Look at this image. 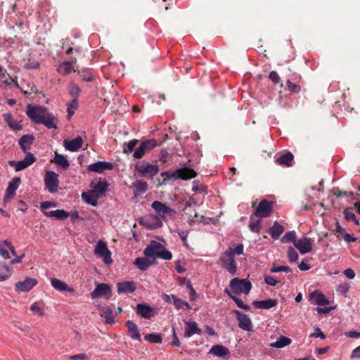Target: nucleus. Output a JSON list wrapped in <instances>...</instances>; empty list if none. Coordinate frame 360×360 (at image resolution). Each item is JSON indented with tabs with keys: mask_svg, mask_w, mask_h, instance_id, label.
<instances>
[{
	"mask_svg": "<svg viewBox=\"0 0 360 360\" xmlns=\"http://www.w3.org/2000/svg\"><path fill=\"white\" fill-rule=\"evenodd\" d=\"M151 206L155 210V212L162 218L165 217L167 215L171 216L175 213L174 210L167 207L165 204L158 200L154 201L152 203Z\"/></svg>",
	"mask_w": 360,
	"mask_h": 360,
	"instance_id": "obj_17",
	"label": "nucleus"
},
{
	"mask_svg": "<svg viewBox=\"0 0 360 360\" xmlns=\"http://www.w3.org/2000/svg\"><path fill=\"white\" fill-rule=\"evenodd\" d=\"M44 184L50 193H56L59 187L58 175L53 171H46L44 176Z\"/></svg>",
	"mask_w": 360,
	"mask_h": 360,
	"instance_id": "obj_8",
	"label": "nucleus"
},
{
	"mask_svg": "<svg viewBox=\"0 0 360 360\" xmlns=\"http://www.w3.org/2000/svg\"><path fill=\"white\" fill-rule=\"evenodd\" d=\"M264 281L267 285L271 286H276L279 283V281L271 276H265Z\"/></svg>",
	"mask_w": 360,
	"mask_h": 360,
	"instance_id": "obj_61",
	"label": "nucleus"
},
{
	"mask_svg": "<svg viewBox=\"0 0 360 360\" xmlns=\"http://www.w3.org/2000/svg\"><path fill=\"white\" fill-rule=\"evenodd\" d=\"M52 162L60 166L63 169H67L70 166L68 160L63 155L57 153H56L55 158Z\"/></svg>",
	"mask_w": 360,
	"mask_h": 360,
	"instance_id": "obj_41",
	"label": "nucleus"
},
{
	"mask_svg": "<svg viewBox=\"0 0 360 360\" xmlns=\"http://www.w3.org/2000/svg\"><path fill=\"white\" fill-rule=\"evenodd\" d=\"M270 271L271 273H277L281 271L291 272L292 271L291 269L288 266H273L271 268Z\"/></svg>",
	"mask_w": 360,
	"mask_h": 360,
	"instance_id": "obj_59",
	"label": "nucleus"
},
{
	"mask_svg": "<svg viewBox=\"0 0 360 360\" xmlns=\"http://www.w3.org/2000/svg\"><path fill=\"white\" fill-rule=\"evenodd\" d=\"M63 145L66 150L75 152L82 148L83 139L81 136H77L72 140H65Z\"/></svg>",
	"mask_w": 360,
	"mask_h": 360,
	"instance_id": "obj_21",
	"label": "nucleus"
},
{
	"mask_svg": "<svg viewBox=\"0 0 360 360\" xmlns=\"http://www.w3.org/2000/svg\"><path fill=\"white\" fill-rule=\"evenodd\" d=\"M70 94L71 96L74 97V98L77 99V98L79 96L81 89L80 88L75 84H71L70 87Z\"/></svg>",
	"mask_w": 360,
	"mask_h": 360,
	"instance_id": "obj_58",
	"label": "nucleus"
},
{
	"mask_svg": "<svg viewBox=\"0 0 360 360\" xmlns=\"http://www.w3.org/2000/svg\"><path fill=\"white\" fill-rule=\"evenodd\" d=\"M229 253L233 257L237 255H240L243 253V245L238 244L236 247H229V248L224 252Z\"/></svg>",
	"mask_w": 360,
	"mask_h": 360,
	"instance_id": "obj_48",
	"label": "nucleus"
},
{
	"mask_svg": "<svg viewBox=\"0 0 360 360\" xmlns=\"http://www.w3.org/2000/svg\"><path fill=\"white\" fill-rule=\"evenodd\" d=\"M47 112V109L41 106H33L28 104L26 107L27 115L35 124H41Z\"/></svg>",
	"mask_w": 360,
	"mask_h": 360,
	"instance_id": "obj_5",
	"label": "nucleus"
},
{
	"mask_svg": "<svg viewBox=\"0 0 360 360\" xmlns=\"http://www.w3.org/2000/svg\"><path fill=\"white\" fill-rule=\"evenodd\" d=\"M36 161V158L32 153H28L25 158L20 161L15 162L14 160H9L8 165L11 167H15V172H19L32 165Z\"/></svg>",
	"mask_w": 360,
	"mask_h": 360,
	"instance_id": "obj_10",
	"label": "nucleus"
},
{
	"mask_svg": "<svg viewBox=\"0 0 360 360\" xmlns=\"http://www.w3.org/2000/svg\"><path fill=\"white\" fill-rule=\"evenodd\" d=\"M225 292L235 302V303L239 308L245 309L246 311H249L250 309L249 305L244 304L240 299L232 295L229 290L225 289Z\"/></svg>",
	"mask_w": 360,
	"mask_h": 360,
	"instance_id": "obj_42",
	"label": "nucleus"
},
{
	"mask_svg": "<svg viewBox=\"0 0 360 360\" xmlns=\"http://www.w3.org/2000/svg\"><path fill=\"white\" fill-rule=\"evenodd\" d=\"M4 118L5 122L8 124L10 128L13 130H20L22 129L21 125L13 119L12 115L11 113H6L4 115Z\"/></svg>",
	"mask_w": 360,
	"mask_h": 360,
	"instance_id": "obj_38",
	"label": "nucleus"
},
{
	"mask_svg": "<svg viewBox=\"0 0 360 360\" xmlns=\"http://www.w3.org/2000/svg\"><path fill=\"white\" fill-rule=\"evenodd\" d=\"M111 288L108 284L98 283L96 285L94 291L91 293L92 299H97L101 297L110 296Z\"/></svg>",
	"mask_w": 360,
	"mask_h": 360,
	"instance_id": "obj_15",
	"label": "nucleus"
},
{
	"mask_svg": "<svg viewBox=\"0 0 360 360\" xmlns=\"http://www.w3.org/2000/svg\"><path fill=\"white\" fill-rule=\"evenodd\" d=\"M112 168L113 165L105 161H98L88 166V170L97 173H102L105 170H110Z\"/></svg>",
	"mask_w": 360,
	"mask_h": 360,
	"instance_id": "obj_19",
	"label": "nucleus"
},
{
	"mask_svg": "<svg viewBox=\"0 0 360 360\" xmlns=\"http://www.w3.org/2000/svg\"><path fill=\"white\" fill-rule=\"evenodd\" d=\"M229 290L232 295H240L244 293L248 295L252 288V283L248 279H240L238 278H234L231 280Z\"/></svg>",
	"mask_w": 360,
	"mask_h": 360,
	"instance_id": "obj_3",
	"label": "nucleus"
},
{
	"mask_svg": "<svg viewBox=\"0 0 360 360\" xmlns=\"http://www.w3.org/2000/svg\"><path fill=\"white\" fill-rule=\"evenodd\" d=\"M315 299L316 304L319 306H324L328 304L329 302L326 300L325 295L321 292H315L313 294Z\"/></svg>",
	"mask_w": 360,
	"mask_h": 360,
	"instance_id": "obj_49",
	"label": "nucleus"
},
{
	"mask_svg": "<svg viewBox=\"0 0 360 360\" xmlns=\"http://www.w3.org/2000/svg\"><path fill=\"white\" fill-rule=\"evenodd\" d=\"M350 286L348 283H340L336 289L338 293L341 294L342 295H346L347 292L349 291Z\"/></svg>",
	"mask_w": 360,
	"mask_h": 360,
	"instance_id": "obj_56",
	"label": "nucleus"
},
{
	"mask_svg": "<svg viewBox=\"0 0 360 360\" xmlns=\"http://www.w3.org/2000/svg\"><path fill=\"white\" fill-rule=\"evenodd\" d=\"M292 342L291 339L285 336H280L275 342L271 343L270 346L274 348H283Z\"/></svg>",
	"mask_w": 360,
	"mask_h": 360,
	"instance_id": "obj_39",
	"label": "nucleus"
},
{
	"mask_svg": "<svg viewBox=\"0 0 360 360\" xmlns=\"http://www.w3.org/2000/svg\"><path fill=\"white\" fill-rule=\"evenodd\" d=\"M136 286L132 281H124L117 283L118 293H132L135 291Z\"/></svg>",
	"mask_w": 360,
	"mask_h": 360,
	"instance_id": "obj_30",
	"label": "nucleus"
},
{
	"mask_svg": "<svg viewBox=\"0 0 360 360\" xmlns=\"http://www.w3.org/2000/svg\"><path fill=\"white\" fill-rule=\"evenodd\" d=\"M128 335L132 340L141 341V333H139L137 325L133 321H127L126 322Z\"/></svg>",
	"mask_w": 360,
	"mask_h": 360,
	"instance_id": "obj_23",
	"label": "nucleus"
},
{
	"mask_svg": "<svg viewBox=\"0 0 360 360\" xmlns=\"http://www.w3.org/2000/svg\"><path fill=\"white\" fill-rule=\"evenodd\" d=\"M209 353L218 357H224L229 354V350L223 345H215L212 347Z\"/></svg>",
	"mask_w": 360,
	"mask_h": 360,
	"instance_id": "obj_36",
	"label": "nucleus"
},
{
	"mask_svg": "<svg viewBox=\"0 0 360 360\" xmlns=\"http://www.w3.org/2000/svg\"><path fill=\"white\" fill-rule=\"evenodd\" d=\"M144 339L150 342L153 343H161L162 337L158 333H150L145 335Z\"/></svg>",
	"mask_w": 360,
	"mask_h": 360,
	"instance_id": "obj_52",
	"label": "nucleus"
},
{
	"mask_svg": "<svg viewBox=\"0 0 360 360\" xmlns=\"http://www.w3.org/2000/svg\"><path fill=\"white\" fill-rule=\"evenodd\" d=\"M254 214L251 215V221L249 224L250 229L255 233H259L260 230L261 219L254 220Z\"/></svg>",
	"mask_w": 360,
	"mask_h": 360,
	"instance_id": "obj_50",
	"label": "nucleus"
},
{
	"mask_svg": "<svg viewBox=\"0 0 360 360\" xmlns=\"http://www.w3.org/2000/svg\"><path fill=\"white\" fill-rule=\"evenodd\" d=\"M288 257L290 262H295L298 260L299 258L297 252L292 247H289L288 249Z\"/></svg>",
	"mask_w": 360,
	"mask_h": 360,
	"instance_id": "obj_54",
	"label": "nucleus"
},
{
	"mask_svg": "<svg viewBox=\"0 0 360 360\" xmlns=\"http://www.w3.org/2000/svg\"><path fill=\"white\" fill-rule=\"evenodd\" d=\"M12 274V269L4 262H0V281L9 279Z\"/></svg>",
	"mask_w": 360,
	"mask_h": 360,
	"instance_id": "obj_37",
	"label": "nucleus"
},
{
	"mask_svg": "<svg viewBox=\"0 0 360 360\" xmlns=\"http://www.w3.org/2000/svg\"><path fill=\"white\" fill-rule=\"evenodd\" d=\"M68 115H67V117H68V120H70L72 115H74L75 113V110L78 107V102L77 101V99L74 98L72 99L70 103H68Z\"/></svg>",
	"mask_w": 360,
	"mask_h": 360,
	"instance_id": "obj_46",
	"label": "nucleus"
},
{
	"mask_svg": "<svg viewBox=\"0 0 360 360\" xmlns=\"http://www.w3.org/2000/svg\"><path fill=\"white\" fill-rule=\"evenodd\" d=\"M94 253L98 257H101L104 263L110 264L112 262L111 252L108 248L106 243L103 240H98L95 247Z\"/></svg>",
	"mask_w": 360,
	"mask_h": 360,
	"instance_id": "obj_9",
	"label": "nucleus"
},
{
	"mask_svg": "<svg viewBox=\"0 0 360 360\" xmlns=\"http://www.w3.org/2000/svg\"><path fill=\"white\" fill-rule=\"evenodd\" d=\"M283 226L281 225L277 221H274L273 226L269 229V233L274 240L278 239L281 235L283 233Z\"/></svg>",
	"mask_w": 360,
	"mask_h": 360,
	"instance_id": "obj_35",
	"label": "nucleus"
},
{
	"mask_svg": "<svg viewBox=\"0 0 360 360\" xmlns=\"http://www.w3.org/2000/svg\"><path fill=\"white\" fill-rule=\"evenodd\" d=\"M58 119L51 112H47L41 124H44L48 129H57Z\"/></svg>",
	"mask_w": 360,
	"mask_h": 360,
	"instance_id": "obj_34",
	"label": "nucleus"
},
{
	"mask_svg": "<svg viewBox=\"0 0 360 360\" xmlns=\"http://www.w3.org/2000/svg\"><path fill=\"white\" fill-rule=\"evenodd\" d=\"M297 236L296 233L294 231L287 232L281 238V241L283 243H293L295 244V241L296 240Z\"/></svg>",
	"mask_w": 360,
	"mask_h": 360,
	"instance_id": "obj_47",
	"label": "nucleus"
},
{
	"mask_svg": "<svg viewBox=\"0 0 360 360\" xmlns=\"http://www.w3.org/2000/svg\"><path fill=\"white\" fill-rule=\"evenodd\" d=\"M37 283L36 278L27 277L24 281L15 283V290L18 292H27L34 288Z\"/></svg>",
	"mask_w": 360,
	"mask_h": 360,
	"instance_id": "obj_16",
	"label": "nucleus"
},
{
	"mask_svg": "<svg viewBox=\"0 0 360 360\" xmlns=\"http://www.w3.org/2000/svg\"><path fill=\"white\" fill-rule=\"evenodd\" d=\"M143 254L147 257L161 258L165 260H170L172 258V254L167 250L161 243L152 240L145 248Z\"/></svg>",
	"mask_w": 360,
	"mask_h": 360,
	"instance_id": "obj_2",
	"label": "nucleus"
},
{
	"mask_svg": "<svg viewBox=\"0 0 360 360\" xmlns=\"http://www.w3.org/2000/svg\"><path fill=\"white\" fill-rule=\"evenodd\" d=\"M295 247L302 255L310 252L312 250V244L311 238L304 237L295 241Z\"/></svg>",
	"mask_w": 360,
	"mask_h": 360,
	"instance_id": "obj_18",
	"label": "nucleus"
},
{
	"mask_svg": "<svg viewBox=\"0 0 360 360\" xmlns=\"http://www.w3.org/2000/svg\"><path fill=\"white\" fill-rule=\"evenodd\" d=\"M68 359L70 360H88L89 356L86 354L81 353L69 356Z\"/></svg>",
	"mask_w": 360,
	"mask_h": 360,
	"instance_id": "obj_63",
	"label": "nucleus"
},
{
	"mask_svg": "<svg viewBox=\"0 0 360 360\" xmlns=\"http://www.w3.org/2000/svg\"><path fill=\"white\" fill-rule=\"evenodd\" d=\"M43 214L48 217H52L56 220H64L69 217V212L64 210H56L49 212L44 211Z\"/></svg>",
	"mask_w": 360,
	"mask_h": 360,
	"instance_id": "obj_27",
	"label": "nucleus"
},
{
	"mask_svg": "<svg viewBox=\"0 0 360 360\" xmlns=\"http://www.w3.org/2000/svg\"><path fill=\"white\" fill-rule=\"evenodd\" d=\"M344 217L347 221H353L355 224L359 225V221L356 219L352 207H347L343 211Z\"/></svg>",
	"mask_w": 360,
	"mask_h": 360,
	"instance_id": "obj_40",
	"label": "nucleus"
},
{
	"mask_svg": "<svg viewBox=\"0 0 360 360\" xmlns=\"http://www.w3.org/2000/svg\"><path fill=\"white\" fill-rule=\"evenodd\" d=\"M294 155L290 152H287L280 157L276 158L275 162L276 164L285 167H290L292 165Z\"/></svg>",
	"mask_w": 360,
	"mask_h": 360,
	"instance_id": "obj_25",
	"label": "nucleus"
},
{
	"mask_svg": "<svg viewBox=\"0 0 360 360\" xmlns=\"http://www.w3.org/2000/svg\"><path fill=\"white\" fill-rule=\"evenodd\" d=\"M186 325L184 330V336L190 338L194 334L200 335L202 333V330L198 326L195 321H184Z\"/></svg>",
	"mask_w": 360,
	"mask_h": 360,
	"instance_id": "obj_20",
	"label": "nucleus"
},
{
	"mask_svg": "<svg viewBox=\"0 0 360 360\" xmlns=\"http://www.w3.org/2000/svg\"><path fill=\"white\" fill-rule=\"evenodd\" d=\"M8 245H10V241L7 240L0 241V255L5 259L10 258V255L8 251Z\"/></svg>",
	"mask_w": 360,
	"mask_h": 360,
	"instance_id": "obj_43",
	"label": "nucleus"
},
{
	"mask_svg": "<svg viewBox=\"0 0 360 360\" xmlns=\"http://www.w3.org/2000/svg\"><path fill=\"white\" fill-rule=\"evenodd\" d=\"M20 182L21 179L20 177H15L8 183L4 198V204H6L8 200L14 197L15 191L19 187Z\"/></svg>",
	"mask_w": 360,
	"mask_h": 360,
	"instance_id": "obj_13",
	"label": "nucleus"
},
{
	"mask_svg": "<svg viewBox=\"0 0 360 360\" xmlns=\"http://www.w3.org/2000/svg\"><path fill=\"white\" fill-rule=\"evenodd\" d=\"M30 311L40 316H44V311L41 309L37 302L33 303L30 307Z\"/></svg>",
	"mask_w": 360,
	"mask_h": 360,
	"instance_id": "obj_60",
	"label": "nucleus"
},
{
	"mask_svg": "<svg viewBox=\"0 0 360 360\" xmlns=\"http://www.w3.org/2000/svg\"><path fill=\"white\" fill-rule=\"evenodd\" d=\"M172 299L173 300V303L176 309H184L186 308L187 309H191L190 304L186 301L182 300L181 299L178 298L175 295H172Z\"/></svg>",
	"mask_w": 360,
	"mask_h": 360,
	"instance_id": "obj_44",
	"label": "nucleus"
},
{
	"mask_svg": "<svg viewBox=\"0 0 360 360\" xmlns=\"http://www.w3.org/2000/svg\"><path fill=\"white\" fill-rule=\"evenodd\" d=\"M91 186L93 188V191L101 197L107 190L108 186V184L105 181L99 180L98 181L94 183H91Z\"/></svg>",
	"mask_w": 360,
	"mask_h": 360,
	"instance_id": "obj_33",
	"label": "nucleus"
},
{
	"mask_svg": "<svg viewBox=\"0 0 360 360\" xmlns=\"http://www.w3.org/2000/svg\"><path fill=\"white\" fill-rule=\"evenodd\" d=\"M138 143H139V140L134 139L129 141L127 143H124V147H123L124 153H125V154L131 153L134 150V148L136 146Z\"/></svg>",
	"mask_w": 360,
	"mask_h": 360,
	"instance_id": "obj_45",
	"label": "nucleus"
},
{
	"mask_svg": "<svg viewBox=\"0 0 360 360\" xmlns=\"http://www.w3.org/2000/svg\"><path fill=\"white\" fill-rule=\"evenodd\" d=\"M160 175L163 179L162 181H160V179H158L159 186L167 184L169 180H176L179 179L183 180L191 179L197 176V173L193 169L184 167L178 169L172 173L169 172H162Z\"/></svg>",
	"mask_w": 360,
	"mask_h": 360,
	"instance_id": "obj_1",
	"label": "nucleus"
},
{
	"mask_svg": "<svg viewBox=\"0 0 360 360\" xmlns=\"http://www.w3.org/2000/svg\"><path fill=\"white\" fill-rule=\"evenodd\" d=\"M278 302L275 299H267L260 301H254L252 305L257 309H269L277 305Z\"/></svg>",
	"mask_w": 360,
	"mask_h": 360,
	"instance_id": "obj_24",
	"label": "nucleus"
},
{
	"mask_svg": "<svg viewBox=\"0 0 360 360\" xmlns=\"http://www.w3.org/2000/svg\"><path fill=\"white\" fill-rule=\"evenodd\" d=\"M135 170L140 177L153 179L159 172L158 165H152L144 161L135 165Z\"/></svg>",
	"mask_w": 360,
	"mask_h": 360,
	"instance_id": "obj_4",
	"label": "nucleus"
},
{
	"mask_svg": "<svg viewBox=\"0 0 360 360\" xmlns=\"http://www.w3.org/2000/svg\"><path fill=\"white\" fill-rule=\"evenodd\" d=\"M333 193L337 198H341L347 195L352 196L354 194L352 192L341 191L338 188H333Z\"/></svg>",
	"mask_w": 360,
	"mask_h": 360,
	"instance_id": "obj_62",
	"label": "nucleus"
},
{
	"mask_svg": "<svg viewBox=\"0 0 360 360\" xmlns=\"http://www.w3.org/2000/svg\"><path fill=\"white\" fill-rule=\"evenodd\" d=\"M286 85L288 90L292 93L297 94L301 91V86L300 85L291 82L289 79L287 80Z\"/></svg>",
	"mask_w": 360,
	"mask_h": 360,
	"instance_id": "obj_57",
	"label": "nucleus"
},
{
	"mask_svg": "<svg viewBox=\"0 0 360 360\" xmlns=\"http://www.w3.org/2000/svg\"><path fill=\"white\" fill-rule=\"evenodd\" d=\"M158 143L155 139H147L141 141L139 147L134 150L133 157L135 159H141L146 153L157 147Z\"/></svg>",
	"mask_w": 360,
	"mask_h": 360,
	"instance_id": "obj_6",
	"label": "nucleus"
},
{
	"mask_svg": "<svg viewBox=\"0 0 360 360\" xmlns=\"http://www.w3.org/2000/svg\"><path fill=\"white\" fill-rule=\"evenodd\" d=\"M51 285L56 290L60 292H64L68 291L72 292L74 291V289L69 287L67 283L65 282L57 279V278H52L51 280Z\"/></svg>",
	"mask_w": 360,
	"mask_h": 360,
	"instance_id": "obj_32",
	"label": "nucleus"
},
{
	"mask_svg": "<svg viewBox=\"0 0 360 360\" xmlns=\"http://www.w3.org/2000/svg\"><path fill=\"white\" fill-rule=\"evenodd\" d=\"M219 260L221 266L231 275L233 276L237 274V263L233 255H231L229 252H223L219 257Z\"/></svg>",
	"mask_w": 360,
	"mask_h": 360,
	"instance_id": "obj_7",
	"label": "nucleus"
},
{
	"mask_svg": "<svg viewBox=\"0 0 360 360\" xmlns=\"http://www.w3.org/2000/svg\"><path fill=\"white\" fill-rule=\"evenodd\" d=\"M134 186L140 192H145L148 188V184L146 182L142 180H137L133 183Z\"/></svg>",
	"mask_w": 360,
	"mask_h": 360,
	"instance_id": "obj_55",
	"label": "nucleus"
},
{
	"mask_svg": "<svg viewBox=\"0 0 360 360\" xmlns=\"http://www.w3.org/2000/svg\"><path fill=\"white\" fill-rule=\"evenodd\" d=\"M76 62L77 60L75 58L72 61H67L61 63L58 68V72L63 75H67L72 72H76L77 70L74 69L73 66L74 63H76Z\"/></svg>",
	"mask_w": 360,
	"mask_h": 360,
	"instance_id": "obj_26",
	"label": "nucleus"
},
{
	"mask_svg": "<svg viewBox=\"0 0 360 360\" xmlns=\"http://www.w3.org/2000/svg\"><path fill=\"white\" fill-rule=\"evenodd\" d=\"M77 74L82 77V80L86 82H91L93 80V75L89 70H86L85 71L81 72L80 70H77Z\"/></svg>",
	"mask_w": 360,
	"mask_h": 360,
	"instance_id": "obj_53",
	"label": "nucleus"
},
{
	"mask_svg": "<svg viewBox=\"0 0 360 360\" xmlns=\"http://www.w3.org/2000/svg\"><path fill=\"white\" fill-rule=\"evenodd\" d=\"M136 313L144 319H150L153 316V309L147 304H139Z\"/></svg>",
	"mask_w": 360,
	"mask_h": 360,
	"instance_id": "obj_31",
	"label": "nucleus"
},
{
	"mask_svg": "<svg viewBox=\"0 0 360 360\" xmlns=\"http://www.w3.org/2000/svg\"><path fill=\"white\" fill-rule=\"evenodd\" d=\"M272 209V203L264 199L259 203L253 214L256 217H267L271 214Z\"/></svg>",
	"mask_w": 360,
	"mask_h": 360,
	"instance_id": "obj_11",
	"label": "nucleus"
},
{
	"mask_svg": "<svg viewBox=\"0 0 360 360\" xmlns=\"http://www.w3.org/2000/svg\"><path fill=\"white\" fill-rule=\"evenodd\" d=\"M182 217L190 224H191L195 220H198V215L195 212V210L192 207L191 202L190 201L186 202V206L183 209Z\"/></svg>",
	"mask_w": 360,
	"mask_h": 360,
	"instance_id": "obj_14",
	"label": "nucleus"
},
{
	"mask_svg": "<svg viewBox=\"0 0 360 360\" xmlns=\"http://www.w3.org/2000/svg\"><path fill=\"white\" fill-rule=\"evenodd\" d=\"M233 313L238 322V327L245 331L252 330V321L248 315L240 312L238 310H234Z\"/></svg>",
	"mask_w": 360,
	"mask_h": 360,
	"instance_id": "obj_12",
	"label": "nucleus"
},
{
	"mask_svg": "<svg viewBox=\"0 0 360 360\" xmlns=\"http://www.w3.org/2000/svg\"><path fill=\"white\" fill-rule=\"evenodd\" d=\"M150 257H137L134 264L141 271H146L150 265L154 263V259H150Z\"/></svg>",
	"mask_w": 360,
	"mask_h": 360,
	"instance_id": "obj_29",
	"label": "nucleus"
},
{
	"mask_svg": "<svg viewBox=\"0 0 360 360\" xmlns=\"http://www.w3.org/2000/svg\"><path fill=\"white\" fill-rule=\"evenodd\" d=\"M34 139L32 135L25 134L22 136L18 140V144L21 150L24 153H26V155L29 153L28 150L30 149V146L33 143Z\"/></svg>",
	"mask_w": 360,
	"mask_h": 360,
	"instance_id": "obj_22",
	"label": "nucleus"
},
{
	"mask_svg": "<svg viewBox=\"0 0 360 360\" xmlns=\"http://www.w3.org/2000/svg\"><path fill=\"white\" fill-rule=\"evenodd\" d=\"M269 78L274 83L278 84L280 82V77L276 71H271L269 75Z\"/></svg>",
	"mask_w": 360,
	"mask_h": 360,
	"instance_id": "obj_64",
	"label": "nucleus"
},
{
	"mask_svg": "<svg viewBox=\"0 0 360 360\" xmlns=\"http://www.w3.org/2000/svg\"><path fill=\"white\" fill-rule=\"evenodd\" d=\"M100 197L93 191L88 192H84L82 194V200L87 204L93 206H96L98 204V200Z\"/></svg>",
	"mask_w": 360,
	"mask_h": 360,
	"instance_id": "obj_28",
	"label": "nucleus"
},
{
	"mask_svg": "<svg viewBox=\"0 0 360 360\" xmlns=\"http://www.w3.org/2000/svg\"><path fill=\"white\" fill-rule=\"evenodd\" d=\"M193 187L192 190L194 192H198V193H207V187L200 183L199 181H193Z\"/></svg>",
	"mask_w": 360,
	"mask_h": 360,
	"instance_id": "obj_51",
	"label": "nucleus"
}]
</instances>
